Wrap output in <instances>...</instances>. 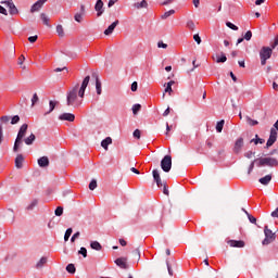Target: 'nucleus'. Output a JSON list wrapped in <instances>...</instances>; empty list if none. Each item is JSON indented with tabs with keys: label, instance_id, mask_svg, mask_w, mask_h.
Masks as SVG:
<instances>
[{
	"label": "nucleus",
	"instance_id": "72a5a7b5",
	"mask_svg": "<svg viewBox=\"0 0 278 278\" xmlns=\"http://www.w3.org/2000/svg\"><path fill=\"white\" fill-rule=\"evenodd\" d=\"M195 27H197V25H194V21L189 20L187 22V28L190 29L191 31H194Z\"/></svg>",
	"mask_w": 278,
	"mask_h": 278
},
{
	"label": "nucleus",
	"instance_id": "412c9836",
	"mask_svg": "<svg viewBox=\"0 0 278 278\" xmlns=\"http://www.w3.org/2000/svg\"><path fill=\"white\" fill-rule=\"evenodd\" d=\"M112 144V137H106L104 140L101 141V147L108 151V147Z\"/></svg>",
	"mask_w": 278,
	"mask_h": 278
},
{
	"label": "nucleus",
	"instance_id": "6ab92c4d",
	"mask_svg": "<svg viewBox=\"0 0 278 278\" xmlns=\"http://www.w3.org/2000/svg\"><path fill=\"white\" fill-rule=\"evenodd\" d=\"M23 162H25V157L23 156V154H17V156L15 157L16 168H23Z\"/></svg>",
	"mask_w": 278,
	"mask_h": 278
},
{
	"label": "nucleus",
	"instance_id": "f704fd0d",
	"mask_svg": "<svg viewBox=\"0 0 278 278\" xmlns=\"http://www.w3.org/2000/svg\"><path fill=\"white\" fill-rule=\"evenodd\" d=\"M72 235H73V228H68V229L65 231V235H64V240H65V242H68V239L71 238Z\"/></svg>",
	"mask_w": 278,
	"mask_h": 278
},
{
	"label": "nucleus",
	"instance_id": "6e6d98bb",
	"mask_svg": "<svg viewBox=\"0 0 278 278\" xmlns=\"http://www.w3.org/2000/svg\"><path fill=\"white\" fill-rule=\"evenodd\" d=\"M253 155H255V152H252V151H248L244 153V157H248V160H251Z\"/></svg>",
	"mask_w": 278,
	"mask_h": 278
},
{
	"label": "nucleus",
	"instance_id": "aec40b11",
	"mask_svg": "<svg viewBox=\"0 0 278 278\" xmlns=\"http://www.w3.org/2000/svg\"><path fill=\"white\" fill-rule=\"evenodd\" d=\"M260 184H262V186H268V184H270V181H273V176L271 175H266L263 178H260Z\"/></svg>",
	"mask_w": 278,
	"mask_h": 278
},
{
	"label": "nucleus",
	"instance_id": "ea45409f",
	"mask_svg": "<svg viewBox=\"0 0 278 278\" xmlns=\"http://www.w3.org/2000/svg\"><path fill=\"white\" fill-rule=\"evenodd\" d=\"M255 165L257 166V162L252 161L250 166H249V169H248V175H251V173H253V169L255 168Z\"/></svg>",
	"mask_w": 278,
	"mask_h": 278
},
{
	"label": "nucleus",
	"instance_id": "e2e57ef3",
	"mask_svg": "<svg viewBox=\"0 0 278 278\" xmlns=\"http://www.w3.org/2000/svg\"><path fill=\"white\" fill-rule=\"evenodd\" d=\"M80 233L79 231L74 233L73 237L71 238V242H75V240H77V238H79Z\"/></svg>",
	"mask_w": 278,
	"mask_h": 278
},
{
	"label": "nucleus",
	"instance_id": "7ed1b4c3",
	"mask_svg": "<svg viewBox=\"0 0 278 278\" xmlns=\"http://www.w3.org/2000/svg\"><path fill=\"white\" fill-rule=\"evenodd\" d=\"M255 162L258 168H262V166H269L270 168L278 166V160L270 156L255 159Z\"/></svg>",
	"mask_w": 278,
	"mask_h": 278
},
{
	"label": "nucleus",
	"instance_id": "20e7f679",
	"mask_svg": "<svg viewBox=\"0 0 278 278\" xmlns=\"http://www.w3.org/2000/svg\"><path fill=\"white\" fill-rule=\"evenodd\" d=\"M273 58V49L270 47H262L260 50V60H261V65L266 66V62Z\"/></svg>",
	"mask_w": 278,
	"mask_h": 278
},
{
	"label": "nucleus",
	"instance_id": "603ef678",
	"mask_svg": "<svg viewBox=\"0 0 278 278\" xmlns=\"http://www.w3.org/2000/svg\"><path fill=\"white\" fill-rule=\"evenodd\" d=\"M97 188V181L92 179L89 184V190H94Z\"/></svg>",
	"mask_w": 278,
	"mask_h": 278
},
{
	"label": "nucleus",
	"instance_id": "5701e85b",
	"mask_svg": "<svg viewBox=\"0 0 278 278\" xmlns=\"http://www.w3.org/2000/svg\"><path fill=\"white\" fill-rule=\"evenodd\" d=\"M90 248L93 249V251H101V249H103L99 241H91Z\"/></svg>",
	"mask_w": 278,
	"mask_h": 278
},
{
	"label": "nucleus",
	"instance_id": "09e8293b",
	"mask_svg": "<svg viewBox=\"0 0 278 278\" xmlns=\"http://www.w3.org/2000/svg\"><path fill=\"white\" fill-rule=\"evenodd\" d=\"M248 218L252 225H257V218H255L253 215L248 214Z\"/></svg>",
	"mask_w": 278,
	"mask_h": 278
},
{
	"label": "nucleus",
	"instance_id": "864d4df0",
	"mask_svg": "<svg viewBox=\"0 0 278 278\" xmlns=\"http://www.w3.org/2000/svg\"><path fill=\"white\" fill-rule=\"evenodd\" d=\"M62 71H66V73H68V67L64 66L54 68V73H62Z\"/></svg>",
	"mask_w": 278,
	"mask_h": 278
},
{
	"label": "nucleus",
	"instance_id": "4d7b16f0",
	"mask_svg": "<svg viewBox=\"0 0 278 278\" xmlns=\"http://www.w3.org/2000/svg\"><path fill=\"white\" fill-rule=\"evenodd\" d=\"M0 121H1V123L8 124V123H10V116L4 115V116H2V117L0 118Z\"/></svg>",
	"mask_w": 278,
	"mask_h": 278
},
{
	"label": "nucleus",
	"instance_id": "de8ad7c7",
	"mask_svg": "<svg viewBox=\"0 0 278 278\" xmlns=\"http://www.w3.org/2000/svg\"><path fill=\"white\" fill-rule=\"evenodd\" d=\"M36 205H38V200H33L30 202V204L27 206V210H34V207H36Z\"/></svg>",
	"mask_w": 278,
	"mask_h": 278
},
{
	"label": "nucleus",
	"instance_id": "f3484780",
	"mask_svg": "<svg viewBox=\"0 0 278 278\" xmlns=\"http://www.w3.org/2000/svg\"><path fill=\"white\" fill-rule=\"evenodd\" d=\"M132 8H135V10H142L143 8H149V2H147V0H142L141 2H135L132 4Z\"/></svg>",
	"mask_w": 278,
	"mask_h": 278
},
{
	"label": "nucleus",
	"instance_id": "c756f323",
	"mask_svg": "<svg viewBox=\"0 0 278 278\" xmlns=\"http://www.w3.org/2000/svg\"><path fill=\"white\" fill-rule=\"evenodd\" d=\"M215 62H217V64L227 62V55H225V53H222L220 56L216 55Z\"/></svg>",
	"mask_w": 278,
	"mask_h": 278
},
{
	"label": "nucleus",
	"instance_id": "dca6fc26",
	"mask_svg": "<svg viewBox=\"0 0 278 278\" xmlns=\"http://www.w3.org/2000/svg\"><path fill=\"white\" fill-rule=\"evenodd\" d=\"M118 20L113 22L105 30H104V35L105 36H110L111 34L114 33V29H116V26L118 25Z\"/></svg>",
	"mask_w": 278,
	"mask_h": 278
},
{
	"label": "nucleus",
	"instance_id": "423d86ee",
	"mask_svg": "<svg viewBox=\"0 0 278 278\" xmlns=\"http://www.w3.org/2000/svg\"><path fill=\"white\" fill-rule=\"evenodd\" d=\"M161 168L164 173H170V168H173V157L170 155H165L162 159Z\"/></svg>",
	"mask_w": 278,
	"mask_h": 278
},
{
	"label": "nucleus",
	"instance_id": "cd10ccee",
	"mask_svg": "<svg viewBox=\"0 0 278 278\" xmlns=\"http://www.w3.org/2000/svg\"><path fill=\"white\" fill-rule=\"evenodd\" d=\"M40 18H41L43 25H47V27H51V24H49L50 20H49V16H47V14L41 13Z\"/></svg>",
	"mask_w": 278,
	"mask_h": 278
},
{
	"label": "nucleus",
	"instance_id": "774afa93",
	"mask_svg": "<svg viewBox=\"0 0 278 278\" xmlns=\"http://www.w3.org/2000/svg\"><path fill=\"white\" fill-rule=\"evenodd\" d=\"M271 216L273 218H278V207L274 212H271Z\"/></svg>",
	"mask_w": 278,
	"mask_h": 278
},
{
	"label": "nucleus",
	"instance_id": "4be33fe9",
	"mask_svg": "<svg viewBox=\"0 0 278 278\" xmlns=\"http://www.w3.org/2000/svg\"><path fill=\"white\" fill-rule=\"evenodd\" d=\"M58 103H59L58 101L50 100L49 101L50 110L45 113V116H47V114H51V112H53L55 110V105H58Z\"/></svg>",
	"mask_w": 278,
	"mask_h": 278
},
{
	"label": "nucleus",
	"instance_id": "37998d69",
	"mask_svg": "<svg viewBox=\"0 0 278 278\" xmlns=\"http://www.w3.org/2000/svg\"><path fill=\"white\" fill-rule=\"evenodd\" d=\"M140 110H142V105H140V104H135V105L132 106V114H135V115L138 114Z\"/></svg>",
	"mask_w": 278,
	"mask_h": 278
},
{
	"label": "nucleus",
	"instance_id": "c03bdc74",
	"mask_svg": "<svg viewBox=\"0 0 278 278\" xmlns=\"http://www.w3.org/2000/svg\"><path fill=\"white\" fill-rule=\"evenodd\" d=\"M226 26L229 27V29H232L233 31H238V26L231 22H227Z\"/></svg>",
	"mask_w": 278,
	"mask_h": 278
},
{
	"label": "nucleus",
	"instance_id": "473e14b6",
	"mask_svg": "<svg viewBox=\"0 0 278 278\" xmlns=\"http://www.w3.org/2000/svg\"><path fill=\"white\" fill-rule=\"evenodd\" d=\"M250 142H254L255 144H264L265 140L260 138L257 135Z\"/></svg>",
	"mask_w": 278,
	"mask_h": 278
},
{
	"label": "nucleus",
	"instance_id": "bf43d9fd",
	"mask_svg": "<svg viewBox=\"0 0 278 278\" xmlns=\"http://www.w3.org/2000/svg\"><path fill=\"white\" fill-rule=\"evenodd\" d=\"M136 90H138V83H137V81H134V83L131 84V91H132V92H136Z\"/></svg>",
	"mask_w": 278,
	"mask_h": 278
},
{
	"label": "nucleus",
	"instance_id": "4468645a",
	"mask_svg": "<svg viewBox=\"0 0 278 278\" xmlns=\"http://www.w3.org/2000/svg\"><path fill=\"white\" fill-rule=\"evenodd\" d=\"M152 175H153L154 181L156 182V186L159 188H162V186L164 185L162 184V178L160 177V170L153 169Z\"/></svg>",
	"mask_w": 278,
	"mask_h": 278
},
{
	"label": "nucleus",
	"instance_id": "f8f14e48",
	"mask_svg": "<svg viewBox=\"0 0 278 278\" xmlns=\"http://www.w3.org/2000/svg\"><path fill=\"white\" fill-rule=\"evenodd\" d=\"M59 121H67L68 123L75 122V114L63 113L59 116Z\"/></svg>",
	"mask_w": 278,
	"mask_h": 278
},
{
	"label": "nucleus",
	"instance_id": "9d476101",
	"mask_svg": "<svg viewBox=\"0 0 278 278\" xmlns=\"http://www.w3.org/2000/svg\"><path fill=\"white\" fill-rule=\"evenodd\" d=\"M47 1L48 0H38L37 2H35L30 8L31 14H34V12H40V10L42 9V5H45Z\"/></svg>",
	"mask_w": 278,
	"mask_h": 278
},
{
	"label": "nucleus",
	"instance_id": "393cba45",
	"mask_svg": "<svg viewBox=\"0 0 278 278\" xmlns=\"http://www.w3.org/2000/svg\"><path fill=\"white\" fill-rule=\"evenodd\" d=\"M36 140V135L30 134L29 137H27L26 139H24L25 144L30 146L34 144V141Z\"/></svg>",
	"mask_w": 278,
	"mask_h": 278
},
{
	"label": "nucleus",
	"instance_id": "0eeeda50",
	"mask_svg": "<svg viewBox=\"0 0 278 278\" xmlns=\"http://www.w3.org/2000/svg\"><path fill=\"white\" fill-rule=\"evenodd\" d=\"M242 147H244V138L239 137L233 146V153H236V155H238L239 153H242Z\"/></svg>",
	"mask_w": 278,
	"mask_h": 278
},
{
	"label": "nucleus",
	"instance_id": "f257e3e1",
	"mask_svg": "<svg viewBox=\"0 0 278 278\" xmlns=\"http://www.w3.org/2000/svg\"><path fill=\"white\" fill-rule=\"evenodd\" d=\"M88 84H90V76L84 78L80 88L79 84H77L67 92L66 105H68V108H79V105L84 103V94H86Z\"/></svg>",
	"mask_w": 278,
	"mask_h": 278
},
{
	"label": "nucleus",
	"instance_id": "9b49d317",
	"mask_svg": "<svg viewBox=\"0 0 278 278\" xmlns=\"http://www.w3.org/2000/svg\"><path fill=\"white\" fill-rule=\"evenodd\" d=\"M115 264L116 266L123 268L124 270H127V268H129V266L127 265V257H119L115 260Z\"/></svg>",
	"mask_w": 278,
	"mask_h": 278
},
{
	"label": "nucleus",
	"instance_id": "6e6552de",
	"mask_svg": "<svg viewBox=\"0 0 278 278\" xmlns=\"http://www.w3.org/2000/svg\"><path fill=\"white\" fill-rule=\"evenodd\" d=\"M94 10L97 12V17L103 16V13L105 12L103 0H97L94 4Z\"/></svg>",
	"mask_w": 278,
	"mask_h": 278
},
{
	"label": "nucleus",
	"instance_id": "79ce46f5",
	"mask_svg": "<svg viewBox=\"0 0 278 278\" xmlns=\"http://www.w3.org/2000/svg\"><path fill=\"white\" fill-rule=\"evenodd\" d=\"M253 38V31L248 30L244 36H243V40H251Z\"/></svg>",
	"mask_w": 278,
	"mask_h": 278
},
{
	"label": "nucleus",
	"instance_id": "a19ab883",
	"mask_svg": "<svg viewBox=\"0 0 278 278\" xmlns=\"http://www.w3.org/2000/svg\"><path fill=\"white\" fill-rule=\"evenodd\" d=\"M55 216H62L64 214V207L58 206L54 211Z\"/></svg>",
	"mask_w": 278,
	"mask_h": 278
},
{
	"label": "nucleus",
	"instance_id": "69168bd1",
	"mask_svg": "<svg viewBox=\"0 0 278 278\" xmlns=\"http://www.w3.org/2000/svg\"><path fill=\"white\" fill-rule=\"evenodd\" d=\"M165 92H168V94L173 93V87H170V85H167L165 88Z\"/></svg>",
	"mask_w": 278,
	"mask_h": 278
},
{
	"label": "nucleus",
	"instance_id": "f03ea898",
	"mask_svg": "<svg viewBox=\"0 0 278 278\" xmlns=\"http://www.w3.org/2000/svg\"><path fill=\"white\" fill-rule=\"evenodd\" d=\"M28 125L27 124H23L17 132V137L15 139L14 142V147H13V151L14 153L18 152V147H21V143L23 142V139L25 138L26 134H27V129H28Z\"/></svg>",
	"mask_w": 278,
	"mask_h": 278
},
{
	"label": "nucleus",
	"instance_id": "2eb2a0df",
	"mask_svg": "<svg viewBox=\"0 0 278 278\" xmlns=\"http://www.w3.org/2000/svg\"><path fill=\"white\" fill-rule=\"evenodd\" d=\"M229 247L236 248V249H244V241L242 240H229L228 241Z\"/></svg>",
	"mask_w": 278,
	"mask_h": 278
},
{
	"label": "nucleus",
	"instance_id": "ddd939ff",
	"mask_svg": "<svg viewBox=\"0 0 278 278\" xmlns=\"http://www.w3.org/2000/svg\"><path fill=\"white\" fill-rule=\"evenodd\" d=\"M92 77H93V79H96L97 94H101L102 89H101V80L99 79V74H97V72H93Z\"/></svg>",
	"mask_w": 278,
	"mask_h": 278
},
{
	"label": "nucleus",
	"instance_id": "bb28decb",
	"mask_svg": "<svg viewBox=\"0 0 278 278\" xmlns=\"http://www.w3.org/2000/svg\"><path fill=\"white\" fill-rule=\"evenodd\" d=\"M173 14H175V10L172 9L166 11L163 15H161V20L166 21V18H169V16H173Z\"/></svg>",
	"mask_w": 278,
	"mask_h": 278
},
{
	"label": "nucleus",
	"instance_id": "a211bd4d",
	"mask_svg": "<svg viewBox=\"0 0 278 278\" xmlns=\"http://www.w3.org/2000/svg\"><path fill=\"white\" fill-rule=\"evenodd\" d=\"M38 164L40 168H47V166H49V157L41 156L40 159H38Z\"/></svg>",
	"mask_w": 278,
	"mask_h": 278
},
{
	"label": "nucleus",
	"instance_id": "7c9ffc66",
	"mask_svg": "<svg viewBox=\"0 0 278 278\" xmlns=\"http://www.w3.org/2000/svg\"><path fill=\"white\" fill-rule=\"evenodd\" d=\"M45 264H47V257L42 256L39 262L36 264V268H42V266H45Z\"/></svg>",
	"mask_w": 278,
	"mask_h": 278
},
{
	"label": "nucleus",
	"instance_id": "4c0bfd02",
	"mask_svg": "<svg viewBox=\"0 0 278 278\" xmlns=\"http://www.w3.org/2000/svg\"><path fill=\"white\" fill-rule=\"evenodd\" d=\"M23 62H25V55H21L18 58L17 64L21 66V68H23V71H25V68H27L25 65H23Z\"/></svg>",
	"mask_w": 278,
	"mask_h": 278
},
{
	"label": "nucleus",
	"instance_id": "3c124183",
	"mask_svg": "<svg viewBox=\"0 0 278 278\" xmlns=\"http://www.w3.org/2000/svg\"><path fill=\"white\" fill-rule=\"evenodd\" d=\"M166 266H167L168 275L173 277L174 275L173 267H170V263L168 261H166Z\"/></svg>",
	"mask_w": 278,
	"mask_h": 278
},
{
	"label": "nucleus",
	"instance_id": "49530a36",
	"mask_svg": "<svg viewBox=\"0 0 278 278\" xmlns=\"http://www.w3.org/2000/svg\"><path fill=\"white\" fill-rule=\"evenodd\" d=\"M78 253L79 255H83V257H88V250L86 248H80Z\"/></svg>",
	"mask_w": 278,
	"mask_h": 278
},
{
	"label": "nucleus",
	"instance_id": "680f3d73",
	"mask_svg": "<svg viewBox=\"0 0 278 278\" xmlns=\"http://www.w3.org/2000/svg\"><path fill=\"white\" fill-rule=\"evenodd\" d=\"M193 40H195L198 45H201V37L199 36V34H195L193 36Z\"/></svg>",
	"mask_w": 278,
	"mask_h": 278
},
{
	"label": "nucleus",
	"instance_id": "13d9d810",
	"mask_svg": "<svg viewBox=\"0 0 278 278\" xmlns=\"http://www.w3.org/2000/svg\"><path fill=\"white\" fill-rule=\"evenodd\" d=\"M157 47H159V49H167V48H168V45L163 43L162 41H159V42H157Z\"/></svg>",
	"mask_w": 278,
	"mask_h": 278
},
{
	"label": "nucleus",
	"instance_id": "a18cd8bd",
	"mask_svg": "<svg viewBox=\"0 0 278 278\" xmlns=\"http://www.w3.org/2000/svg\"><path fill=\"white\" fill-rule=\"evenodd\" d=\"M278 47V35L275 37L274 41L270 43L271 51Z\"/></svg>",
	"mask_w": 278,
	"mask_h": 278
},
{
	"label": "nucleus",
	"instance_id": "e433bc0d",
	"mask_svg": "<svg viewBox=\"0 0 278 278\" xmlns=\"http://www.w3.org/2000/svg\"><path fill=\"white\" fill-rule=\"evenodd\" d=\"M84 14L83 13H76L74 15V20L76 21V23H81V21H84Z\"/></svg>",
	"mask_w": 278,
	"mask_h": 278
},
{
	"label": "nucleus",
	"instance_id": "39448f33",
	"mask_svg": "<svg viewBox=\"0 0 278 278\" xmlns=\"http://www.w3.org/2000/svg\"><path fill=\"white\" fill-rule=\"evenodd\" d=\"M264 233H265V239L262 241V244L264 247H267V244H273V242H275V239H276L275 232H273V230H270L268 226H265Z\"/></svg>",
	"mask_w": 278,
	"mask_h": 278
},
{
	"label": "nucleus",
	"instance_id": "2f4dec72",
	"mask_svg": "<svg viewBox=\"0 0 278 278\" xmlns=\"http://www.w3.org/2000/svg\"><path fill=\"white\" fill-rule=\"evenodd\" d=\"M56 34L60 38H64V27L60 24L56 26Z\"/></svg>",
	"mask_w": 278,
	"mask_h": 278
},
{
	"label": "nucleus",
	"instance_id": "58836bf2",
	"mask_svg": "<svg viewBox=\"0 0 278 278\" xmlns=\"http://www.w3.org/2000/svg\"><path fill=\"white\" fill-rule=\"evenodd\" d=\"M38 101H40V98H38V93H34L31 98V108H34V105H36Z\"/></svg>",
	"mask_w": 278,
	"mask_h": 278
},
{
	"label": "nucleus",
	"instance_id": "1a4fd4ad",
	"mask_svg": "<svg viewBox=\"0 0 278 278\" xmlns=\"http://www.w3.org/2000/svg\"><path fill=\"white\" fill-rule=\"evenodd\" d=\"M275 142H277V130L275 128L270 129V135L269 138L267 140L266 147H273L275 144Z\"/></svg>",
	"mask_w": 278,
	"mask_h": 278
},
{
	"label": "nucleus",
	"instance_id": "c9c22d12",
	"mask_svg": "<svg viewBox=\"0 0 278 278\" xmlns=\"http://www.w3.org/2000/svg\"><path fill=\"white\" fill-rule=\"evenodd\" d=\"M66 270H67V273H70L71 275H75V270H76L75 265H74V264H68V265L66 266Z\"/></svg>",
	"mask_w": 278,
	"mask_h": 278
},
{
	"label": "nucleus",
	"instance_id": "c85d7f7f",
	"mask_svg": "<svg viewBox=\"0 0 278 278\" xmlns=\"http://www.w3.org/2000/svg\"><path fill=\"white\" fill-rule=\"evenodd\" d=\"M245 119H247L248 125H250V127H255V125H260V122L251 118L250 116H247Z\"/></svg>",
	"mask_w": 278,
	"mask_h": 278
},
{
	"label": "nucleus",
	"instance_id": "5fc2aeb1",
	"mask_svg": "<svg viewBox=\"0 0 278 278\" xmlns=\"http://www.w3.org/2000/svg\"><path fill=\"white\" fill-rule=\"evenodd\" d=\"M134 138H137V140H140V136H141V132H140V129H136L132 134Z\"/></svg>",
	"mask_w": 278,
	"mask_h": 278
},
{
	"label": "nucleus",
	"instance_id": "338daca9",
	"mask_svg": "<svg viewBox=\"0 0 278 278\" xmlns=\"http://www.w3.org/2000/svg\"><path fill=\"white\" fill-rule=\"evenodd\" d=\"M1 3H3L4 5H7V8H10L11 3H14L12 0H4Z\"/></svg>",
	"mask_w": 278,
	"mask_h": 278
},
{
	"label": "nucleus",
	"instance_id": "0e129e2a",
	"mask_svg": "<svg viewBox=\"0 0 278 278\" xmlns=\"http://www.w3.org/2000/svg\"><path fill=\"white\" fill-rule=\"evenodd\" d=\"M0 14H3L4 16H8V10H5V8L0 5Z\"/></svg>",
	"mask_w": 278,
	"mask_h": 278
},
{
	"label": "nucleus",
	"instance_id": "8fccbe9b",
	"mask_svg": "<svg viewBox=\"0 0 278 278\" xmlns=\"http://www.w3.org/2000/svg\"><path fill=\"white\" fill-rule=\"evenodd\" d=\"M21 121V117L18 115H15L11 119V125H16Z\"/></svg>",
	"mask_w": 278,
	"mask_h": 278
},
{
	"label": "nucleus",
	"instance_id": "b1692460",
	"mask_svg": "<svg viewBox=\"0 0 278 278\" xmlns=\"http://www.w3.org/2000/svg\"><path fill=\"white\" fill-rule=\"evenodd\" d=\"M9 12H10L11 16H14V15L18 14V9L16 8V5L14 3H11L9 7Z\"/></svg>",
	"mask_w": 278,
	"mask_h": 278
},
{
	"label": "nucleus",
	"instance_id": "a878e982",
	"mask_svg": "<svg viewBox=\"0 0 278 278\" xmlns=\"http://www.w3.org/2000/svg\"><path fill=\"white\" fill-rule=\"evenodd\" d=\"M223 127H225V119H222V121L217 122V124H216V131H217V134H222L223 132Z\"/></svg>",
	"mask_w": 278,
	"mask_h": 278
},
{
	"label": "nucleus",
	"instance_id": "052dcab7",
	"mask_svg": "<svg viewBox=\"0 0 278 278\" xmlns=\"http://www.w3.org/2000/svg\"><path fill=\"white\" fill-rule=\"evenodd\" d=\"M36 40H38L37 35L28 37V42L34 43V42H36Z\"/></svg>",
	"mask_w": 278,
	"mask_h": 278
}]
</instances>
